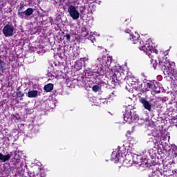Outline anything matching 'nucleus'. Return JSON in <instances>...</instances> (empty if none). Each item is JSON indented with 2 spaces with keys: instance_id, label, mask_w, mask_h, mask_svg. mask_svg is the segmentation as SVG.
<instances>
[{
  "instance_id": "obj_33",
  "label": "nucleus",
  "mask_w": 177,
  "mask_h": 177,
  "mask_svg": "<svg viewBox=\"0 0 177 177\" xmlns=\"http://www.w3.org/2000/svg\"><path fill=\"white\" fill-rule=\"evenodd\" d=\"M48 76L50 77L51 80H53V78H55V75H53L50 73H48Z\"/></svg>"
},
{
  "instance_id": "obj_38",
  "label": "nucleus",
  "mask_w": 177,
  "mask_h": 177,
  "mask_svg": "<svg viewBox=\"0 0 177 177\" xmlns=\"http://www.w3.org/2000/svg\"><path fill=\"white\" fill-rule=\"evenodd\" d=\"M131 85H135V81H132L131 83Z\"/></svg>"
},
{
  "instance_id": "obj_37",
  "label": "nucleus",
  "mask_w": 177,
  "mask_h": 177,
  "mask_svg": "<svg viewBox=\"0 0 177 177\" xmlns=\"http://www.w3.org/2000/svg\"><path fill=\"white\" fill-rule=\"evenodd\" d=\"M129 135H131V132L127 131V134H126V136H128Z\"/></svg>"
},
{
  "instance_id": "obj_13",
  "label": "nucleus",
  "mask_w": 177,
  "mask_h": 177,
  "mask_svg": "<svg viewBox=\"0 0 177 177\" xmlns=\"http://www.w3.org/2000/svg\"><path fill=\"white\" fill-rule=\"evenodd\" d=\"M140 37V35H139L138 32H134L130 35V40L133 44H137Z\"/></svg>"
},
{
  "instance_id": "obj_30",
  "label": "nucleus",
  "mask_w": 177,
  "mask_h": 177,
  "mask_svg": "<svg viewBox=\"0 0 177 177\" xmlns=\"http://www.w3.org/2000/svg\"><path fill=\"white\" fill-rule=\"evenodd\" d=\"M100 104H107V100H106V99H104V98H103V99H101V100H100Z\"/></svg>"
},
{
  "instance_id": "obj_15",
  "label": "nucleus",
  "mask_w": 177,
  "mask_h": 177,
  "mask_svg": "<svg viewBox=\"0 0 177 177\" xmlns=\"http://www.w3.org/2000/svg\"><path fill=\"white\" fill-rule=\"evenodd\" d=\"M6 71V63L1 59L0 57V73L3 74Z\"/></svg>"
},
{
  "instance_id": "obj_8",
  "label": "nucleus",
  "mask_w": 177,
  "mask_h": 177,
  "mask_svg": "<svg viewBox=\"0 0 177 177\" xmlns=\"http://www.w3.org/2000/svg\"><path fill=\"white\" fill-rule=\"evenodd\" d=\"M68 12L73 20H78L80 19V12L74 6H70Z\"/></svg>"
},
{
  "instance_id": "obj_4",
  "label": "nucleus",
  "mask_w": 177,
  "mask_h": 177,
  "mask_svg": "<svg viewBox=\"0 0 177 177\" xmlns=\"http://www.w3.org/2000/svg\"><path fill=\"white\" fill-rule=\"evenodd\" d=\"M124 121L128 122L129 124H132V122H136L139 120V117L135 113V111L127 108L125 113H124Z\"/></svg>"
},
{
  "instance_id": "obj_10",
  "label": "nucleus",
  "mask_w": 177,
  "mask_h": 177,
  "mask_svg": "<svg viewBox=\"0 0 177 177\" xmlns=\"http://www.w3.org/2000/svg\"><path fill=\"white\" fill-rule=\"evenodd\" d=\"M133 162L138 164L140 167H142L143 164H146V158H143L142 156L134 155L133 158Z\"/></svg>"
},
{
  "instance_id": "obj_6",
  "label": "nucleus",
  "mask_w": 177,
  "mask_h": 177,
  "mask_svg": "<svg viewBox=\"0 0 177 177\" xmlns=\"http://www.w3.org/2000/svg\"><path fill=\"white\" fill-rule=\"evenodd\" d=\"M111 161H114V162H122L124 165H126V164H128L129 162V160L128 159L124 160V156L120 154V149L118 148L115 151L112 152Z\"/></svg>"
},
{
  "instance_id": "obj_39",
  "label": "nucleus",
  "mask_w": 177,
  "mask_h": 177,
  "mask_svg": "<svg viewBox=\"0 0 177 177\" xmlns=\"http://www.w3.org/2000/svg\"><path fill=\"white\" fill-rule=\"evenodd\" d=\"M19 100L22 101L23 100V97H19Z\"/></svg>"
},
{
  "instance_id": "obj_25",
  "label": "nucleus",
  "mask_w": 177,
  "mask_h": 177,
  "mask_svg": "<svg viewBox=\"0 0 177 177\" xmlns=\"http://www.w3.org/2000/svg\"><path fill=\"white\" fill-rule=\"evenodd\" d=\"M115 96H117V93H115V91H113L111 94L109 95V99L113 100Z\"/></svg>"
},
{
  "instance_id": "obj_11",
  "label": "nucleus",
  "mask_w": 177,
  "mask_h": 177,
  "mask_svg": "<svg viewBox=\"0 0 177 177\" xmlns=\"http://www.w3.org/2000/svg\"><path fill=\"white\" fill-rule=\"evenodd\" d=\"M156 141H153V143H157V145H160L161 146H164V142L168 139L169 140V136L168 135H163L161 137H153Z\"/></svg>"
},
{
  "instance_id": "obj_5",
  "label": "nucleus",
  "mask_w": 177,
  "mask_h": 177,
  "mask_svg": "<svg viewBox=\"0 0 177 177\" xmlns=\"http://www.w3.org/2000/svg\"><path fill=\"white\" fill-rule=\"evenodd\" d=\"M24 9V4H21L20 7L18 8L17 15L19 19L24 20H30V16L34 13V10L31 8H27L25 11L22 10Z\"/></svg>"
},
{
  "instance_id": "obj_23",
  "label": "nucleus",
  "mask_w": 177,
  "mask_h": 177,
  "mask_svg": "<svg viewBox=\"0 0 177 177\" xmlns=\"http://www.w3.org/2000/svg\"><path fill=\"white\" fill-rule=\"evenodd\" d=\"M88 61H89V58L88 57L80 58V63H83L82 64L84 66H85V64H86V63H88Z\"/></svg>"
},
{
  "instance_id": "obj_19",
  "label": "nucleus",
  "mask_w": 177,
  "mask_h": 177,
  "mask_svg": "<svg viewBox=\"0 0 177 177\" xmlns=\"http://www.w3.org/2000/svg\"><path fill=\"white\" fill-rule=\"evenodd\" d=\"M167 176H172V175H174V176L177 177V169H174V170H168L167 171Z\"/></svg>"
},
{
  "instance_id": "obj_26",
  "label": "nucleus",
  "mask_w": 177,
  "mask_h": 177,
  "mask_svg": "<svg viewBox=\"0 0 177 177\" xmlns=\"http://www.w3.org/2000/svg\"><path fill=\"white\" fill-rule=\"evenodd\" d=\"M46 176V174L44 171H41L39 174H37L36 175L34 176V177H45Z\"/></svg>"
},
{
  "instance_id": "obj_27",
  "label": "nucleus",
  "mask_w": 177,
  "mask_h": 177,
  "mask_svg": "<svg viewBox=\"0 0 177 177\" xmlns=\"http://www.w3.org/2000/svg\"><path fill=\"white\" fill-rule=\"evenodd\" d=\"M17 97H23L24 96V93H21L20 90L17 91Z\"/></svg>"
},
{
  "instance_id": "obj_16",
  "label": "nucleus",
  "mask_w": 177,
  "mask_h": 177,
  "mask_svg": "<svg viewBox=\"0 0 177 177\" xmlns=\"http://www.w3.org/2000/svg\"><path fill=\"white\" fill-rule=\"evenodd\" d=\"M27 96L28 97H37V96H38V91L35 90L29 91Z\"/></svg>"
},
{
  "instance_id": "obj_32",
  "label": "nucleus",
  "mask_w": 177,
  "mask_h": 177,
  "mask_svg": "<svg viewBox=\"0 0 177 177\" xmlns=\"http://www.w3.org/2000/svg\"><path fill=\"white\" fill-rule=\"evenodd\" d=\"M65 37H66L67 41H70V39L71 38V36L70 35V34H67Z\"/></svg>"
},
{
  "instance_id": "obj_2",
  "label": "nucleus",
  "mask_w": 177,
  "mask_h": 177,
  "mask_svg": "<svg viewBox=\"0 0 177 177\" xmlns=\"http://www.w3.org/2000/svg\"><path fill=\"white\" fill-rule=\"evenodd\" d=\"M113 61V57L109 55H102L98 57L95 64L92 66V69H86L84 71L86 77H100L104 74V68H109Z\"/></svg>"
},
{
  "instance_id": "obj_35",
  "label": "nucleus",
  "mask_w": 177,
  "mask_h": 177,
  "mask_svg": "<svg viewBox=\"0 0 177 177\" xmlns=\"http://www.w3.org/2000/svg\"><path fill=\"white\" fill-rule=\"evenodd\" d=\"M84 11H85V7H82V10H80V12L83 14Z\"/></svg>"
},
{
  "instance_id": "obj_24",
  "label": "nucleus",
  "mask_w": 177,
  "mask_h": 177,
  "mask_svg": "<svg viewBox=\"0 0 177 177\" xmlns=\"http://www.w3.org/2000/svg\"><path fill=\"white\" fill-rule=\"evenodd\" d=\"M87 39H90V41H91V42L93 44V42H95V37L93 36V32H91L88 35V38H87Z\"/></svg>"
},
{
  "instance_id": "obj_21",
  "label": "nucleus",
  "mask_w": 177,
  "mask_h": 177,
  "mask_svg": "<svg viewBox=\"0 0 177 177\" xmlns=\"http://www.w3.org/2000/svg\"><path fill=\"white\" fill-rule=\"evenodd\" d=\"M171 151H172V156L173 157H176L177 156V147L176 146H172V148H171Z\"/></svg>"
},
{
  "instance_id": "obj_36",
  "label": "nucleus",
  "mask_w": 177,
  "mask_h": 177,
  "mask_svg": "<svg viewBox=\"0 0 177 177\" xmlns=\"http://www.w3.org/2000/svg\"><path fill=\"white\" fill-rule=\"evenodd\" d=\"M125 32H127V34H129V32H131V30H125Z\"/></svg>"
},
{
  "instance_id": "obj_31",
  "label": "nucleus",
  "mask_w": 177,
  "mask_h": 177,
  "mask_svg": "<svg viewBox=\"0 0 177 177\" xmlns=\"http://www.w3.org/2000/svg\"><path fill=\"white\" fill-rule=\"evenodd\" d=\"M157 172H158V171H154L151 175H149V177H157Z\"/></svg>"
},
{
  "instance_id": "obj_7",
  "label": "nucleus",
  "mask_w": 177,
  "mask_h": 177,
  "mask_svg": "<svg viewBox=\"0 0 177 177\" xmlns=\"http://www.w3.org/2000/svg\"><path fill=\"white\" fill-rule=\"evenodd\" d=\"M143 85L144 88H142V91H143V92H148V91H150L151 89L157 93L160 92V90L157 89L156 84L153 82H144Z\"/></svg>"
},
{
  "instance_id": "obj_17",
  "label": "nucleus",
  "mask_w": 177,
  "mask_h": 177,
  "mask_svg": "<svg viewBox=\"0 0 177 177\" xmlns=\"http://www.w3.org/2000/svg\"><path fill=\"white\" fill-rule=\"evenodd\" d=\"M44 89L46 92H51V91H53V84L50 83L45 85Z\"/></svg>"
},
{
  "instance_id": "obj_28",
  "label": "nucleus",
  "mask_w": 177,
  "mask_h": 177,
  "mask_svg": "<svg viewBox=\"0 0 177 177\" xmlns=\"http://www.w3.org/2000/svg\"><path fill=\"white\" fill-rule=\"evenodd\" d=\"M149 156H153L154 154H156V150H154V149H150L149 150Z\"/></svg>"
},
{
  "instance_id": "obj_9",
  "label": "nucleus",
  "mask_w": 177,
  "mask_h": 177,
  "mask_svg": "<svg viewBox=\"0 0 177 177\" xmlns=\"http://www.w3.org/2000/svg\"><path fill=\"white\" fill-rule=\"evenodd\" d=\"M13 31H15V28L12 25H6L3 28V34L5 37H12Z\"/></svg>"
},
{
  "instance_id": "obj_18",
  "label": "nucleus",
  "mask_w": 177,
  "mask_h": 177,
  "mask_svg": "<svg viewBox=\"0 0 177 177\" xmlns=\"http://www.w3.org/2000/svg\"><path fill=\"white\" fill-rule=\"evenodd\" d=\"M88 8L89 9H88V13H93V12H95V10H96V6H95L92 3L88 4Z\"/></svg>"
},
{
  "instance_id": "obj_20",
  "label": "nucleus",
  "mask_w": 177,
  "mask_h": 177,
  "mask_svg": "<svg viewBox=\"0 0 177 177\" xmlns=\"http://www.w3.org/2000/svg\"><path fill=\"white\" fill-rule=\"evenodd\" d=\"M89 30L84 29L82 32V37H83L84 38L88 39L89 38Z\"/></svg>"
},
{
  "instance_id": "obj_29",
  "label": "nucleus",
  "mask_w": 177,
  "mask_h": 177,
  "mask_svg": "<svg viewBox=\"0 0 177 177\" xmlns=\"http://www.w3.org/2000/svg\"><path fill=\"white\" fill-rule=\"evenodd\" d=\"M99 89H100V87L98 85H95L93 86V91L94 92H97V91H99Z\"/></svg>"
},
{
  "instance_id": "obj_3",
  "label": "nucleus",
  "mask_w": 177,
  "mask_h": 177,
  "mask_svg": "<svg viewBox=\"0 0 177 177\" xmlns=\"http://www.w3.org/2000/svg\"><path fill=\"white\" fill-rule=\"evenodd\" d=\"M110 76L112 78L111 84L115 85L116 81H121L122 77H124V73H122V69L121 66H113L111 70L109 71Z\"/></svg>"
},
{
  "instance_id": "obj_34",
  "label": "nucleus",
  "mask_w": 177,
  "mask_h": 177,
  "mask_svg": "<svg viewBox=\"0 0 177 177\" xmlns=\"http://www.w3.org/2000/svg\"><path fill=\"white\" fill-rule=\"evenodd\" d=\"M93 35H97V37H100V35L97 34V32H94Z\"/></svg>"
},
{
  "instance_id": "obj_12",
  "label": "nucleus",
  "mask_w": 177,
  "mask_h": 177,
  "mask_svg": "<svg viewBox=\"0 0 177 177\" xmlns=\"http://www.w3.org/2000/svg\"><path fill=\"white\" fill-rule=\"evenodd\" d=\"M140 102L141 104H142L144 109H145L146 110H148V111H151V103L147 101L146 98L145 97L140 98Z\"/></svg>"
},
{
  "instance_id": "obj_40",
  "label": "nucleus",
  "mask_w": 177,
  "mask_h": 177,
  "mask_svg": "<svg viewBox=\"0 0 177 177\" xmlns=\"http://www.w3.org/2000/svg\"><path fill=\"white\" fill-rule=\"evenodd\" d=\"M132 80V79H129V81L131 82Z\"/></svg>"
},
{
  "instance_id": "obj_14",
  "label": "nucleus",
  "mask_w": 177,
  "mask_h": 177,
  "mask_svg": "<svg viewBox=\"0 0 177 177\" xmlns=\"http://www.w3.org/2000/svg\"><path fill=\"white\" fill-rule=\"evenodd\" d=\"M10 160V155H3L2 153H0V161L1 162H6V161H9Z\"/></svg>"
},
{
  "instance_id": "obj_1",
  "label": "nucleus",
  "mask_w": 177,
  "mask_h": 177,
  "mask_svg": "<svg viewBox=\"0 0 177 177\" xmlns=\"http://www.w3.org/2000/svg\"><path fill=\"white\" fill-rule=\"evenodd\" d=\"M140 50H143L148 55L149 59H151V64L154 68L159 66L162 70H163V73L165 75H172L175 77L176 81H177V71L175 69V62H171L168 59L167 55H168V50L165 52H160V56L158 57V62L157 59H153V54L158 53V50L151 46V40L149 39L147 40H141L140 41L139 46Z\"/></svg>"
},
{
  "instance_id": "obj_41",
  "label": "nucleus",
  "mask_w": 177,
  "mask_h": 177,
  "mask_svg": "<svg viewBox=\"0 0 177 177\" xmlns=\"http://www.w3.org/2000/svg\"><path fill=\"white\" fill-rule=\"evenodd\" d=\"M0 75H1V73H0Z\"/></svg>"
},
{
  "instance_id": "obj_22",
  "label": "nucleus",
  "mask_w": 177,
  "mask_h": 177,
  "mask_svg": "<svg viewBox=\"0 0 177 177\" xmlns=\"http://www.w3.org/2000/svg\"><path fill=\"white\" fill-rule=\"evenodd\" d=\"M75 68H76V70H77V71L81 70V68H82V63L80 62H77L75 65Z\"/></svg>"
}]
</instances>
